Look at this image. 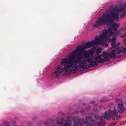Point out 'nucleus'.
Instances as JSON below:
<instances>
[{"instance_id":"15","label":"nucleus","mask_w":126,"mask_h":126,"mask_svg":"<svg viewBox=\"0 0 126 126\" xmlns=\"http://www.w3.org/2000/svg\"><path fill=\"white\" fill-rule=\"evenodd\" d=\"M120 44V43H117L115 45L114 47H117Z\"/></svg>"},{"instance_id":"1","label":"nucleus","mask_w":126,"mask_h":126,"mask_svg":"<svg viewBox=\"0 0 126 126\" xmlns=\"http://www.w3.org/2000/svg\"><path fill=\"white\" fill-rule=\"evenodd\" d=\"M85 47L79 45L77 48L73 50L67 58L63 59L60 62L61 65L58 66L56 69L51 75V79H53L56 76L69 75L67 73H76L78 71L85 69L83 61V56L80 52H83L82 50Z\"/></svg>"},{"instance_id":"9","label":"nucleus","mask_w":126,"mask_h":126,"mask_svg":"<svg viewBox=\"0 0 126 126\" xmlns=\"http://www.w3.org/2000/svg\"><path fill=\"white\" fill-rule=\"evenodd\" d=\"M116 52V50H113L111 51V53L109 54L110 57V59H115L116 57V54L115 52Z\"/></svg>"},{"instance_id":"2","label":"nucleus","mask_w":126,"mask_h":126,"mask_svg":"<svg viewBox=\"0 0 126 126\" xmlns=\"http://www.w3.org/2000/svg\"><path fill=\"white\" fill-rule=\"evenodd\" d=\"M123 7H115L112 10H107L106 12L103 13L102 17L96 20L93 26V29L99 28L100 26L106 24L110 26V28L116 31L120 26L119 23L114 22V21L117 20L119 16L121 18L124 17L126 13V10Z\"/></svg>"},{"instance_id":"12","label":"nucleus","mask_w":126,"mask_h":126,"mask_svg":"<svg viewBox=\"0 0 126 126\" xmlns=\"http://www.w3.org/2000/svg\"><path fill=\"white\" fill-rule=\"evenodd\" d=\"M126 29V27H122L120 29V30L122 31H125Z\"/></svg>"},{"instance_id":"26","label":"nucleus","mask_w":126,"mask_h":126,"mask_svg":"<svg viewBox=\"0 0 126 126\" xmlns=\"http://www.w3.org/2000/svg\"><path fill=\"white\" fill-rule=\"evenodd\" d=\"M119 100V99H117V100Z\"/></svg>"},{"instance_id":"14","label":"nucleus","mask_w":126,"mask_h":126,"mask_svg":"<svg viewBox=\"0 0 126 126\" xmlns=\"http://www.w3.org/2000/svg\"><path fill=\"white\" fill-rule=\"evenodd\" d=\"M102 99H103V100H102L101 101H104L105 100H106L107 99L106 98V97H103Z\"/></svg>"},{"instance_id":"20","label":"nucleus","mask_w":126,"mask_h":126,"mask_svg":"<svg viewBox=\"0 0 126 126\" xmlns=\"http://www.w3.org/2000/svg\"><path fill=\"white\" fill-rule=\"evenodd\" d=\"M109 126H113V125L112 124H111Z\"/></svg>"},{"instance_id":"13","label":"nucleus","mask_w":126,"mask_h":126,"mask_svg":"<svg viewBox=\"0 0 126 126\" xmlns=\"http://www.w3.org/2000/svg\"><path fill=\"white\" fill-rule=\"evenodd\" d=\"M97 108H94L93 110V111H92L95 112H97ZM92 112L93 113V112Z\"/></svg>"},{"instance_id":"19","label":"nucleus","mask_w":126,"mask_h":126,"mask_svg":"<svg viewBox=\"0 0 126 126\" xmlns=\"http://www.w3.org/2000/svg\"><path fill=\"white\" fill-rule=\"evenodd\" d=\"M126 36V35H124L123 36H121V37H125Z\"/></svg>"},{"instance_id":"17","label":"nucleus","mask_w":126,"mask_h":126,"mask_svg":"<svg viewBox=\"0 0 126 126\" xmlns=\"http://www.w3.org/2000/svg\"><path fill=\"white\" fill-rule=\"evenodd\" d=\"M106 47H107L108 46V45L107 44H106L104 45Z\"/></svg>"},{"instance_id":"23","label":"nucleus","mask_w":126,"mask_h":126,"mask_svg":"<svg viewBox=\"0 0 126 126\" xmlns=\"http://www.w3.org/2000/svg\"><path fill=\"white\" fill-rule=\"evenodd\" d=\"M125 41H126V39L125 40Z\"/></svg>"},{"instance_id":"8","label":"nucleus","mask_w":126,"mask_h":126,"mask_svg":"<svg viewBox=\"0 0 126 126\" xmlns=\"http://www.w3.org/2000/svg\"><path fill=\"white\" fill-rule=\"evenodd\" d=\"M116 52L118 54L121 53H126V47H118L116 49Z\"/></svg>"},{"instance_id":"7","label":"nucleus","mask_w":126,"mask_h":126,"mask_svg":"<svg viewBox=\"0 0 126 126\" xmlns=\"http://www.w3.org/2000/svg\"><path fill=\"white\" fill-rule=\"evenodd\" d=\"M120 101L121 103L118 104L117 109L118 112L120 113H122L125 110V108L124 105V103L121 102V100H120Z\"/></svg>"},{"instance_id":"21","label":"nucleus","mask_w":126,"mask_h":126,"mask_svg":"<svg viewBox=\"0 0 126 126\" xmlns=\"http://www.w3.org/2000/svg\"><path fill=\"white\" fill-rule=\"evenodd\" d=\"M28 124H29V125H30V122H28Z\"/></svg>"},{"instance_id":"16","label":"nucleus","mask_w":126,"mask_h":126,"mask_svg":"<svg viewBox=\"0 0 126 126\" xmlns=\"http://www.w3.org/2000/svg\"><path fill=\"white\" fill-rule=\"evenodd\" d=\"M84 110H82L81 111V113L82 114H84Z\"/></svg>"},{"instance_id":"22","label":"nucleus","mask_w":126,"mask_h":126,"mask_svg":"<svg viewBox=\"0 0 126 126\" xmlns=\"http://www.w3.org/2000/svg\"><path fill=\"white\" fill-rule=\"evenodd\" d=\"M124 44H126V42L124 43Z\"/></svg>"},{"instance_id":"10","label":"nucleus","mask_w":126,"mask_h":126,"mask_svg":"<svg viewBox=\"0 0 126 126\" xmlns=\"http://www.w3.org/2000/svg\"><path fill=\"white\" fill-rule=\"evenodd\" d=\"M93 50L94 51L95 53L99 54L101 53L102 49L100 47H99L97 48L95 50Z\"/></svg>"},{"instance_id":"4","label":"nucleus","mask_w":126,"mask_h":126,"mask_svg":"<svg viewBox=\"0 0 126 126\" xmlns=\"http://www.w3.org/2000/svg\"><path fill=\"white\" fill-rule=\"evenodd\" d=\"M100 34L96 36L93 41H88L83 44V46L88 48L93 47L94 45H101L106 41H108L109 42H113L111 44L112 46H113L116 42V38L113 37L119 35L120 33V31H114L110 28H108L107 30H103L100 32Z\"/></svg>"},{"instance_id":"24","label":"nucleus","mask_w":126,"mask_h":126,"mask_svg":"<svg viewBox=\"0 0 126 126\" xmlns=\"http://www.w3.org/2000/svg\"><path fill=\"white\" fill-rule=\"evenodd\" d=\"M84 106H85V104H84Z\"/></svg>"},{"instance_id":"3","label":"nucleus","mask_w":126,"mask_h":126,"mask_svg":"<svg viewBox=\"0 0 126 126\" xmlns=\"http://www.w3.org/2000/svg\"><path fill=\"white\" fill-rule=\"evenodd\" d=\"M109 106L110 108L108 111L102 114V116L99 117L98 115L95 116V118L99 121L98 123L95 120L93 119L92 115L89 114L88 116L86 117L85 121L84 122L83 118L79 119L78 117H74L73 119L74 122L73 126H82L83 124L86 126H89L92 124H94L95 126H104L105 124L103 119V117L108 120L111 118L112 120H114L115 118L117 117L118 114L117 111L114 105Z\"/></svg>"},{"instance_id":"18","label":"nucleus","mask_w":126,"mask_h":126,"mask_svg":"<svg viewBox=\"0 0 126 126\" xmlns=\"http://www.w3.org/2000/svg\"><path fill=\"white\" fill-rule=\"evenodd\" d=\"M90 109V108L89 107H87L86 109V110H88V109Z\"/></svg>"},{"instance_id":"11","label":"nucleus","mask_w":126,"mask_h":126,"mask_svg":"<svg viewBox=\"0 0 126 126\" xmlns=\"http://www.w3.org/2000/svg\"><path fill=\"white\" fill-rule=\"evenodd\" d=\"M90 104H92L93 105H96V104L95 103L94 101H92L90 102Z\"/></svg>"},{"instance_id":"25","label":"nucleus","mask_w":126,"mask_h":126,"mask_svg":"<svg viewBox=\"0 0 126 126\" xmlns=\"http://www.w3.org/2000/svg\"><path fill=\"white\" fill-rule=\"evenodd\" d=\"M94 47H93V49H94Z\"/></svg>"},{"instance_id":"6","label":"nucleus","mask_w":126,"mask_h":126,"mask_svg":"<svg viewBox=\"0 0 126 126\" xmlns=\"http://www.w3.org/2000/svg\"><path fill=\"white\" fill-rule=\"evenodd\" d=\"M67 119L64 121V123L63 121L64 118H62L61 121L57 122V124L58 125H62L61 126H71V118L69 116H68L67 117Z\"/></svg>"},{"instance_id":"5","label":"nucleus","mask_w":126,"mask_h":126,"mask_svg":"<svg viewBox=\"0 0 126 126\" xmlns=\"http://www.w3.org/2000/svg\"><path fill=\"white\" fill-rule=\"evenodd\" d=\"M82 50L83 54H81L83 56V61L85 69H88L90 67L97 65L98 63H104L105 61H108L110 59L109 53L106 51L103 52L101 54H96L94 56L90 57L87 55V52L90 53V55L93 54V51L91 50H88L87 51L86 50Z\"/></svg>"}]
</instances>
